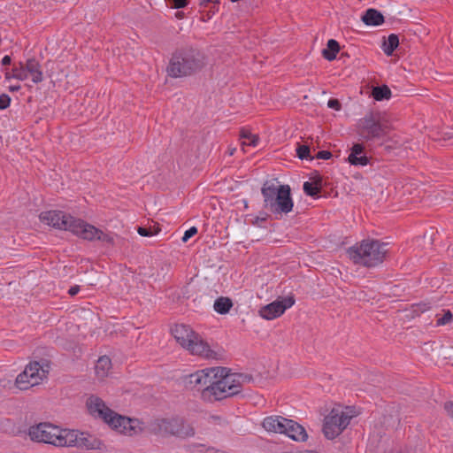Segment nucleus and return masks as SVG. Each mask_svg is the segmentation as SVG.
I'll use <instances>...</instances> for the list:
<instances>
[{
	"label": "nucleus",
	"mask_w": 453,
	"mask_h": 453,
	"mask_svg": "<svg viewBox=\"0 0 453 453\" xmlns=\"http://www.w3.org/2000/svg\"><path fill=\"white\" fill-rule=\"evenodd\" d=\"M203 65V57L198 50L183 49L173 54L167 73L173 78L187 77L200 71Z\"/></svg>",
	"instance_id": "nucleus-5"
},
{
	"label": "nucleus",
	"mask_w": 453,
	"mask_h": 453,
	"mask_svg": "<svg viewBox=\"0 0 453 453\" xmlns=\"http://www.w3.org/2000/svg\"><path fill=\"white\" fill-rule=\"evenodd\" d=\"M197 233V228L196 226H191L188 230L185 231L182 236V242H186L188 239L194 236Z\"/></svg>",
	"instance_id": "nucleus-30"
},
{
	"label": "nucleus",
	"mask_w": 453,
	"mask_h": 453,
	"mask_svg": "<svg viewBox=\"0 0 453 453\" xmlns=\"http://www.w3.org/2000/svg\"><path fill=\"white\" fill-rule=\"evenodd\" d=\"M44 368L39 362L29 363L16 378V385L20 390H27L40 384L48 373V365Z\"/></svg>",
	"instance_id": "nucleus-13"
},
{
	"label": "nucleus",
	"mask_w": 453,
	"mask_h": 453,
	"mask_svg": "<svg viewBox=\"0 0 453 453\" xmlns=\"http://www.w3.org/2000/svg\"><path fill=\"white\" fill-rule=\"evenodd\" d=\"M11 103V97L6 94L0 96V110H4L9 107Z\"/></svg>",
	"instance_id": "nucleus-29"
},
{
	"label": "nucleus",
	"mask_w": 453,
	"mask_h": 453,
	"mask_svg": "<svg viewBox=\"0 0 453 453\" xmlns=\"http://www.w3.org/2000/svg\"><path fill=\"white\" fill-rule=\"evenodd\" d=\"M388 243L378 240H364L348 250L349 258L357 265L374 267L381 264L388 253Z\"/></svg>",
	"instance_id": "nucleus-7"
},
{
	"label": "nucleus",
	"mask_w": 453,
	"mask_h": 453,
	"mask_svg": "<svg viewBox=\"0 0 453 453\" xmlns=\"http://www.w3.org/2000/svg\"><path fill=\"white\" fill-rule=\"evenodd\" d=\"M80 290H81V287L78 285H74L69 288L68 293L70 296H73L77 295L80 292Z\"/></svg>",
	"instance_id": "nucleus-35"
},
{
	"label": "nucleus",
	"mask_w": 453,
	"mask_h": 453,
	"mask_svg": "<svg viewBox=\"0 0 453 453\" xmlns=\"http://www.w3.org/2000/svg\"><path fill=\"white\" fill-rule=\"evenodd\" d=\"M111 368V359L106 356L100 357L95 367L96 374L99 379H104L109 374Z\"/></svg>",
	"instance_id": "nucleus-20"
},
{
	"label": "nucleus",
	"mask_w": 453,
	"mask_h": 453,
	"mask_svg": "<svg viewBox=\"0 0 453 453\" xmlns=\"http://www.w3.org/2000/svg\"><path fill=\"white\" fill-rule=\"evenodd\" d=\"M239 0H231V2L233 3H235V2H238Z\"/></svg>",
	"instance_id": "nucleus-43"
},
{
	"label": "nucleus",
	"mask_w": 453,
	"mask_h": 453,
	"mask_svg": "<svg viewBox=\"0 0 453 453\" xmlns=\"http://www.w3.org/2000/svg\"><path fill=\"white\" fill-rule=\"evenodd\" d=\"M153 430L162 436L188 438L195 434L193 427L180 418L161 419L154 425Z\"/></svg>",
	"instance_id": "nucleus-12"
},
{
	"label": "nucleus",
	"mask_w": 453,
	"mask_h": 453,
	"mask_svg": "<svg viewBox=\"0 0 453 453\" xmlns=\"http://www.w3.org/2000/svg\"><path fill=\"white\" fill-rule=\"evenodd\" d=\"M27 435L35 442L51 444L56 447H75L83 449H100V440L74 429H63L51 423H39L28 428Z\"/></svg>",
	"instance_id": "nucleus-1"
},
{
	"label": "nucleus",
	"mask_w": 453,
	"mask_h": 453,
	"mask_svg": "<svg viewBox=\"0 0 453 453\" xmlns=\"http://www.w3.org/2000/svg\"><path fill=\"white\" fill-rule=\"evenodd\" d=\"M295 304L293 296H287L263 306L259 310V315L267 320L274 319L281 316L287 309Z\"/></svg>",
	"instance_id": "nucleus-15"
},
{
	"label": "nucleus",
	"mask_w": 453,
	"mask_h": 453,
	"mask_svg": "<svg viewBox=\"0 0 453 453\" xmlns=\"http://www.w3.org/2000/svg\"><path fill=\"white\" fill-rule=\"evenodd\" d=\"M327 106L335 111L341 110V104L337 99H330L327 102Z\"/></svg>",
	"instance_id": "nucleus-31"
},
{
	"label": "nucleus",
	"mask_w": 453,
	"mask_h": 453,
	"mask_svg": "<svg viewBox=\"0 0 453 453\" xmlns=\"http://www.w3.org/2000/svg\"><path fill=\"white\" fill-rule=\"evenodd\" d=\"M391 96V90L387 85L374 87L372 90V96L375 101L388 100Z\"/></svg>",
	"instance_id": "nucleus-24"
},
{
	"label": "nucleus",
	"mask_w": 453,
	"mask_h": 453,
	"mask_svg": "<svg viewBox=\"0 0 453 453\" xmlns=\"http://www.w3.org/2000/svg\"><path fill=\"white\" fill-rule=\"evenodd\" d=\"M362 20L367 26H380L384 22V17L379 11L368 9L363 15Z\"/></svg>",
	"instance_id": "nucleus-19"
},
{
	"label": "nucleus",
	"mask_w": 453,
	"mask_h": 453,
	"mask_svg": "<svg viewBox=\"0 0 453 453\" xmlns=\"http://www.w3.org/2000/svg\"><path fill=\"white\" fill-rule=\"evenodd\" d=\"M222 372H217L216 378L210 388H206L203 393V401L214 402L233 396L240 393L241 376L236 373H230L225 367H217Z\"/></svg>",
	"instance_id": "nucleus-6"
},
{
	"label": "nucleus",
	"mask_w": 453,
	"mask_h": 453,
	"mask_svg": "<svg viewBox=\"0 0 453 453\" xmlns=\"http://www.w3.org/2000/svg\"><path fill=\"white\" fill-rule=\"evenodd\" d=\"M1 62H2V65H10V64H11V62H12V58H11V57H10V56L6 55V56H4V57L2 58V61H1Z\"/></svg>",
	"instance_id": "nucleus-37"
},
{
	"label": "nucleus",
	"mask_w": 453,
	"mask_h": 453,
	"mask_svg": "<svg viewBox=\"0 0 453 453\" xmlns=\"http://www.w3.org/2000/svg\"><path fill=\"white\" fill-rule=\"evenodd\" d=\"M340 50V45L334 39H330L327 42L326 48L323 50V57L328 60L333 61L336 58V55Z\"/></svg>",
	"instance_id": "nucleus-22"
},
{
	"label": "nucleus",
	"mask_w": 453,
	"mask_h": 453,
	"mask_svg": "<svg viewBox=\"0 0 453 453\" xmlns=\"http://www.w3.org/2000/svg\"><path fill=\"white\" fill-rule=\"evenodd\" d=\"M388 129V124L373 112L366 113L357 123L358 134L366 142L384 138Z\"/></svg>",
	"instance_id": "nucleus-10"
},
{
	"label": "nucleus",
	"mask_w": 453,
	"mask_h": 453,
	"mask_svg": "<svg viewBox=\"0 0 453 453\" xmlns=\"http://www.w3.org/2000/svg\"><path fill=\"white\" fill-rule=\"evenodd\" d=\"M13 78L18 81H30L38 84L43 81V73L40 62L35 58H29L24 62L14 65L12 74L6 73V79Z\"/></svg>",
	"instance_id": "nucleus-11"
},
{
	"label": "nucleus",
	"mask_w": 453,
	"mask_h": 453,
	"mask_svg": "<svg viewBox=\"0 0 453 453\" xmlns=\"http://www.w3.org/2000/svg\"><path fill=\"white\" fill-rule=\"evenodd\" d=\"M173 4L175 9H181L187 5V0H173Z\"/></svg>",
	"instance_id": "nucleus-33"
},
{
	"label": "nucleus",
	"mask_w": 453,
	"mask_h": 453,
	"mask_svg": "<svg viewBox=\"0 0 453 453\" xmlns=\"http://www.w3.org/2000/svg\"><path fill=\"white\" fill-rule=\"evenodd\" d=\"M303 188L304 193L311 197H318L320 192V188L319 185L313 182L305 181L303 183Z\"/></svg>",
	"instance_id": "nucleus-26"
},
{
	"label": "nucleus",
	"mask_w": 453,
	"mask_h": 453,
	"mask_svg": "<svg viewBox=\"0 0 453 453\" xmlns=\"http://www.w3.org/2000/svg\"><path fill=\"white\" fill-rule=\"evenodd\" d=\"M20 89V85H13V86H11L10 87V90L14 92V91H18Z\"/></svg>",
	"instance_id": "nucleus-39"
},
{
	"label": "nucleus",
	"mask_w": 453,
	"mask_h": 453,
	"mask_svg": "<svg viewBox=\"0 0 453 453\" xmlns=\"http://www.w3.org/2000/svg\"><path fill=\"white\" fill-rule=\"evenodd\" d=\"M348 162L354 166H365L369 165V157L365 153V147L361 143H355L348 156Z\"/></svg>",
	"instance_id": "nucleus-17"
},
{
	"label": "nucleus",
	"mask_w": 453,
	"mask_h": 453,
	"mask_svg": "<svg viewBox=\"0 0 453 453\" xmlns=\"http://www.w3.org/2000/svg\"><path fill=\"white\" fill-rule=\"evenodd\" d=\"M261 193L264 197L265 207L272 212L288 214L293 210L294 202L288 185L266 181L262 187Z\"/></svg>",
	"instance_id": "nucleus-8"
},
{
	"label": "nucleus",
	"mask_w": 453,
	"mask_h": 453,
	"mask_svg": "<svg viewBox=\"0 0 453 453\" xmlns=\"http://www.w3.org/2000/svg\"><path fill=\"white\" fill-rule=\"evenodd\" d=\"M222 372L216 367L206 368L191 373L187 378V384L192 389L200 393L201 398L203 400V393L206 388H210L213 379L216 378L217 372Z\"/></svg>",
	"instance_id": "nucleus-14"
},
{
	"label": "nucleus",
	"mask_w": 453,
	"mask_h": 453,
	"mask_svg": "<svg viewBox=\"0 0 453 453\" xmlns=\"http://www.w3.org/2000/svg\"><path fill=\"white\" fill-rule=\"evenodd\" d=\"M240 138L243 148L245 146L257 147L259 141V137L256 134H252L248 129L241 130Z\"/></svg>",
	"instance_id": "nucleus-23"
},
{
	"label": "nucleus",
	"mask_w": 453,
	"mask_h": 453,
	"mask_svg": "<svg viewBox=\"0 0 453 453\" xmlns=\"http://www.w3.org/2000/svg\"><path fill=\"white\" fill-rule=\"evenodd\" d=\"M445 408L449 412V416L453 418V403H446Z\"/></svg>",
	"instance_id": "nucleus-36"
},
{
	"label": "nucleus",
	"mask_w": 453,
	"mask_h": 453,
	"mask_svg": "<svg viewBox=\"0 0 453 453\" xmlns=\"http://www.w3.org/2000/svg\"><path fill=\"white\" fill-rule=\"evenodd\" d=\"M216 12H218V7L215 8V10L213 11V13H215Z\"/></svg>",
	"instance_id": "nucleus-42"
},
{
	"label": "nucleus",
	"mask_w": 453,
	"mask_h": 453,
	"mask_svg": "<svg viewBox=\"0 0 453 453\" xmlns=\"http://www.w3.org/2000/svg\"><path fill=\"white\" fill-rule=\"evenodd\" d=\"M39 218L42 223L53 228L69 231L77 237L87 241H101L106 242H111L112 241L108 234L63 211L51 210L42 211Z\"/></svg>",
	"instance_id": "nucleus-2"
},
{
	"label": "nucleus",
	"mask_w": 453,
	"mask_h": 453,
	"mask_svg": "<svg viewBox=\"0 0 453 453\" xmlns=\"http://www.w3.org/2000/svg\"><path fill=\"white\" fill-rule=\"evenodd\" d=\"M233 307V302L230 298L220 296L218 297L214 301L213 309L214 311L221 315L226 314L229 312L231 308Z\"/></svg>",
	"instance_id": "nucleus-21"
},
{
	"label": "nucleus",
	"mask_w": 453,
	"mask_h": 453,
	"mask_svg": "<svg viewBox=\"0 0 453 453\" xmlns=\"http://www.w3.org/2000/svg\"><path fill=\"white\" fill-rule=\"evenodd\" d=\"M310 153V148L307 145H301L296 148L297 157L302 160H312L313 157H311Z\"/></svg>",
	"instance_id": "nucleus-27"
},
{
	"label": "nucleus",
	"mask_w": 453,
	"mask_h": 453,
	"mask_svg": "<svg viewBox=\"0 0 453 453\" xmlns=\"http://www.w3.org/2000/svg\"><path fill=\"white\" fill-rule=\"evenodd\" d=\"M211 0H200L199 4L202 7L207 6L208 4L211 3Z\"/></svg>",
	"instance_id": "nucleus-38"
},
{
	"label": "nucleus",
	"mask_w": 453,
	"mask_h": 453,
	"mask_svg": "<svg viewBox=\"0 0 453 453\" xmlns=\"http://www.w3.org/2000/svg\"><path fill=\"white\" fill-rule=\"evenodd\" d=\"M399 45V38L395 34H391L388 35V39L384 42L382 45L383 52L387 56H391L394 50Z\"/></svg>",
	"instance_id": "nucleus-25"
},
{
	"label": "nucleus",
	"mask_w": 453,
	"mask_h": 453,
	"mask_svg": "<svg viewBox=\"0 0 453 453\" xmlns=\"http://www.w3.org/2000/svg\"><path fill=\"white\" fill-rule=\"evenodd\" d=\"M212 3H214L215 4H219L220 3L221 0H211Z\"/></svg>",
	"instance_id": "nucleus-41"
},
{
	"label": "nucleus",
	"mask_w": 453,
	"mask_h": 453,
	"mask_svg": "<svg viewBox=\"0 0 453 453\" xmlns=\"http://www.w3.org/2000/svg\"><path fill=\"white\" fill-rule=\"evenodd\" d=\"M86 404L88 412L92 416L103 419L119 434L134 436L142 432V423L139 419L130 418L116 413L96 395L88 397Z\"/></svg>",
	"instance_id": "nucleus-3"
},
{
	"label": "nucleus",
	"mask_w": 453,
	"mask_h": 453,
	"mask_svg": "<svg viewBox=\"0 0 453 453\" xmlns=\"http://www.w3.org/2000/svg\"><path fill=\"white\" fill-rule=\"evenodd\" d=\"M453 319V315L451 313L450 311H447L444 312V314L438 318L437 320H436V326H445L447 324H449V322H451Z\"/></svg>",
	"instance_id": "nucleus-28"
},
{
	"label": "nucleus",
	"mask_w": 453,
	"mask_h": 453,
	"mask_svg": "<svg viewBox=\"0 0 453 453\" xmlns=\"http://www.w3.org/2000/svg\"><path fill=\"white\" fill-rule=\"evenodd\" d=\"M138 234L142 236H151L152 235L151 231L146 227H139Z\"/></svg>",
	"instance_id": "nucleus-34"
},
{
	"label": "nucleus",
	"mask_w": 453,
	"mask_h": 453,
	"mask_svg": "<svg viewBox=\"0 0 453 453\" xmlns=\"http://www.w3.org/2000/svg\"><path fill=\"white\" fill-rule=\"evenodd\" d=\"M284 435L297 442H304L308 440L306 429L293 419H290L287 425Z\"/></svg>",
	"instance_id": "nucleus-18"
},
{
	"label": "nucleus",
	"mask_w": 453,
	"mask_h": 453,
	"mask_svg": "<svg viewBox=\"0 0 453 453\" xmlns=\"http://www.w3.org/2000/svg\"><path fill=\"white\" fill-rule=\"evenodd\" d=\"M421 308L419 309V311L424 312L428 309V307L426 304L420 305Z\"/></svg>",
	"instance_id": "nucleus-40"
},
{
	"label": "nucleus",
	"mask_w": 453,
	"mask_h": 453,
	"mask_svg": "<svg viewBox=\"0 0 453 453\" xmlns=\"http://www.w3.org/2000/svg\"><path fill=\"white\" fill-rule=\"evenodd\" d=\"M289 418L282 416L272 415L265 417L262 422V426L268 433L284 434L286 426L289 423Z\"/></svg>",
	"instance_id": "nucleus-16"
},
{
	"label": "nucleus",
	"mask_w": 453,
	"mask_h": 453,
	"mask_svg": "<svg viewBox=\"0 0 453 453\" xmlns=\"http://www.w3.org/2000/svg\"><path fill=\"white\" fill-rule=\"evenodd\" d=\"M172 334L176 342L189 354L198 356L205 359H218L219 354L213 350L211 345L196 334L190 326L176 325L172 329Z\"/></svg>",
	"instance_id": "nucleus-4"
},
{
	"label": "nucleus",
	"mask_w": 453,
	"mask_h": 453,
	"mask_svg": "<svg viewBox=\"0 0 453 453\" xmlns=\"http://www.w3.org/2000/svg\"><path fill=\"white\" fill-rule=\"evenodd\" d=\"M353 417V411L349 407L333 408L324 418L323 433L326 438L333 440L339 436Z\"/></svg>",
	"instance_id": "nucleus-9"
},
{
	"label": "nucleus",
	"mask_w": 453,
	"mask_h": 453,
	"mask_svg": "<svg viewBox=\"0 0 453 453\" xmlns=\"http://www.w3.org/2000/svg\"><path fill=\"white\" fill-rule=\"evenodd\" d=\"M332 157V154L330 151H327V150H320V151H318L317 155H316V157L319 158V159H324V160H327L329 159L330 157Z\"/></svg>",
	"instance_id": "nucleus-32"
}]
</instances>
